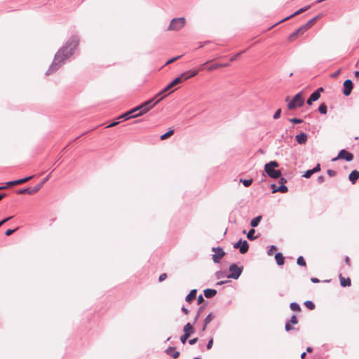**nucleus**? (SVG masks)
Here are the masks:
<instances>
[{
    "instance_id": "obj_60",
    "label": "nucleus",
    "mask_w": 359,
    "mask_h": 359,
    "mask_svg": "<svg viewBox=\"0 0 359 359\" xmlns=\"http://www.w3.org/2000/svg\"><path fill=\"white\" fill-rule=\"evenodd\" d=\"M341 73V69H339L337 71H336L335 72L332 73L331 74V77L332 78H337Z\"/></svg>"
},
{
    "instance_id": "obj_2",
    "label": "nucleus",
    "mask_w": 359,
    "mask_h": 359,
    "mask_svg": "<svg viewBox=\"0 0 359 359\" xmlns=\"http://www.w3.org/2000/svg\"><path fill=\"white\" fill-rule=\"evenodd\" d=\"M158 97H154L151 99L147 100L145 102H142L141 104L136 106L138 110L137 115L142 116L147 112H148L151 108H153L155 105H156L158 102H160L164 97H161L156 99Z\"/></svg>"
},
{
    "instance_id": "obj_27",
    "label": "nucleus",
    "mask_w": 359,
    "mask_h": 359,
    "mask_svg": "<svg viewBox=\"0 0 359 359\" xmlns=\"http://www.w3.org/2000/svg\"><path fill=\"white\" fill-rule=\"evenodd\" d=\"M208 302H205V304H203V305H201L198 309V311H197V313L194 318V320H193V324H196L197 320H198L200 316H201V313L204 311V309H205V307L207 306L208 305Z\"/></svg>"
},
{
    "instance_id": "obj_13",
    "label": "nucleus",
    "mask_w": 359,
    "mask_h": 359,
    "mask_svg": "<svg viewBox=\"0 0 359 359\" xmlns=\"http://www.w3.org/2000/svg\"><path fill=\"white\" fill-rule=\"evenodd\" d=\"M180 83V77L175 78L172 81H171L166 86H165L160 92H158L156 97H159L160 95H163V93L168 92L169 90H170L172 88L175 86L176 85Z\"/></svg>"
},
{
    "instance_id": "obj_52",
    "label": "nucleus",
    "mask_w": 359,
    "mask_h": 359,
    "mask_svg": "<svg viewBox=\"0 0 359 359\" xmlns=\"http://www.w3.org/2000/svg\"><path fill=\"white\" fill-rule=\"evenodd\" d=\"M277 180H278V183L280 184H285H285L287 182V179L285 178L284 177H283L282 175H281V177H278Z\"/></svg>"
},
{
    "instance_id": "obj_62",
    "label": "nucleus",
    "mask_w": 359,
    "mask_h": 359,
    "mask_svg": "<svg viewBox=\"0 0 359 359\" xmlns=\"http://www.w3.org/2000/svg\"><path fill=\"white\" fill-rule=\"evenodd\" d=\"M181 311L186 315L189 314V310L186 308L184 306H182L181 308Z\"/></svg>"
},
{
    "instance_id": "obj_47",
    "label": "nucleus",
    "mask_w": 359,
    "mask_h": 359,
    "mask_svg": "<svg viewBox=\"0 0 359 359\" xmlns=\"http://www.w3.org/2000/svg\"><path fill=\"white\" fill-rule=\"evenodd\" d=\"M205 300L203 298V296L202 294H200L197 297V304H201L203 303H204V304H205Z\"/></svg>"
},
{
    "instance_id": "obj_55",
    "label": "nucleus",
    "mask_w": 359,
    "mask_h": 359,
    "mask_svg": "<svg viewBox=\"0 0 359 359\" xmlns=\"http://www.w3.org/2000/svg\"><path fill=\"white\" fill-rule=\"evenodd\" d=\"M181 57H182V55H178V56H176V57L170 58V60H168L166 62V65L172 63V62L176 61L177 59L180 58Z\"/></svg>"
},
{
    "instance_id": "obj_9",
    "label": "nucleus",
    "mask_w": 359,
    "mask_h": 359,
    "mask_svg": "<svg viewBox=\"0 0 359 359\" xmlns=\"http://www.w3.org/2000/svg\"><path fill=\"white\" fill-rule=\"evenodd\" d=\"M211 250L215 252L212 255V259L215 264L221 262V259L226 255L225 251L220 246L212 247Z\"/></svg>"
},
{
    "instance_id": "obj_4",
    "label": "nucleus",
    "mask_w": 359,
    "mask_h": 359,
    "mask_svg": "<svg viewBox=\"0 0 359 359\" xmlns=\"http://www.w3.org/2000/svg\"><path fill=\"white\" fill-rule=\"evenodd\" d=\"M304 98L303 91L297 93L287 103V108L290 110L295 109L297 107H302L304 104Z\"/></svg>"
},
{
    "instance_id": "obj_44",
    "label": "nucleus",
    "mask_w": 359,
    "mask_h": 359,
    "mask_svg": "<svg viewBox=\"0 0 359 359\" xmlns=\"http://www.w3.org/2000/svg\"><path fill=\"white\" fill-rule=\"evenodd\" d=\"M245 52V50H242V51L236 53V55H234L233 56H232L230 58V62H233V61L236 60L237 58H238Z\"/></svg>"
},
{
    "instance_id": "obj_11",
    "label": "nucleus",
    "mask_w": 359,
    "mask_h": 359,
    "mask_svg": "<svg viewBox=\"0 0 359 359\" xmlns=\"http://www.w3.org/2000/svg\"><path fill=\"white\" fill-rule=\"evenodd\" d=\"M233 248L238 249L241 254H245L249 250V244L247 241L240 238L233 243Z\"/></svg>"
},
{
    "instance_id": "obj_58",
    "label": "nucleus",
    "mask_w": 359,
    "mask_h": 359,
    "mask_svg": "<svg viewBox=\"0 0 359 359\" xmlns=\"http://www.w3.org/2000/svg\"><path fill=\"white\" fill-rule=\"evenodd\" d=\"M198 341V339L197 337H195V338L189 339L188 342H189V345H194L195 344L197 343Z\"/></svg>"
},
{
    "instance_id": "obj_61",
    "label": "nucleus",
    "mask_w": 359,
    "mask_h": 359,
    "mask_svg": "<svg viewBox=\"0 0 359 359\" xmlns=\"http://www.w3.org/2000/svg\"><path fill=\"white\" fill-rule=\"evenodd\" d=\"M317 181L319 184H321L323 182H324L325 181V177L323 176V175H320L318 177V179H317Z\"/></svg>"
},
{
    "instance_id": "obj_24",
    "label": "nucleus",
    "mask_w": 359,
    "mask_h": 359,
    "mask_svg": "<svg viewBox=\"0 0 359 359\" xmlns=\"http://www.w3.org/2000/svg\"><path fill=\"white\" fill-rule=\"evenodd\" d=\"M197 290L193 289L186 296L185 301L188 303H191L193 300L196 298Z\"/></svg>"
},
{
    "instance_id": "obj_46",
    "label": "nucleus",
    "mask_w": 359,
    "mask_h": 359,
    "mask_svg": "<svg viewBox=\"0 0 359 359\" xmlns=\"http://www.w3.org/2000/svg\"><path fill=\"white\" fill-rule=\"evenodd\" d=\"M50 176V173L44 177L40 183L37 184V185H40V189H41L42 186L49 180Z\"/></svg>"
},
{
    "instance_id": "obj_22",
    "label": "nucleus",
    "mask_w": 359,
    "mask_h": 359,
    "mask_svg": "<svg viewBox=\"0 0 359 359\" xmlns=\"http://www.w3.org/2000/svg\"><path fill=\"white\" fill-rule=\"evenodd\" d=\"M311 8V5H307L304 7H302L301 8H299V10H297V11H295L294 13H292V15H290V16H287L285 18H283L281 21H280L279 22H283L285 20H287V19H290L292 17H294L297 15H299V14H301L303 12L309 10V8Z\"/></svg>"
},
{
    "instance_id": "obj_17",
    "label": "nucleus",
    "mask_w": 359,
    "mask_h": 359,
    "mask_svg": "<svg viewBox=\"0 0 359 359\" xmlns=\"http://www.w3.org/2000/svg\"><path fill=\"white\" fill-rule=\"evenodd\" d=\"M39 190H40V185L36 184L33 188L27 187V188H22V189H18L17 191V194H27L31 195V194H33L34 193L37 192Z\"/></svg>"
},
{
    "instance_id": "obj_64",
    "label": "nucleus",
    "mask_w": 359,
    "mask_h": 359,
    "mask_svg": "<svg viewBox=\"0 0 359 359\" xmlns=\"http://www.w3.org/2000/svg\"><path fill=\"white\" fill-rule=\"evenodd\" d=\"M311 281L313 283H318L320 282V280L318 278L312 277V278H311Z\"/></svg>"
},
{
    "instance_id": "obj_33",
    "label": "nucleus",
    "mask_w": 359,
    "mask_h": 359,
    "mask_svg": "<svg viewBox=\"0 0 359 359\" xmlns=\"http://www.w3.org/2000/svg\"><path fill=\"white\" fill-rule=\"evenodd\" d=\"M318 111L321 114H326L327 112V107L325 103H321L318 107Z\"/></svg>"
},
{
    "instance_id": "obj_53",
    "label": "nucleus",
    "mask_w": 359,
    "mask_h": 359,
    "mask_svg": "<svg viewBox=\"0 0 359 359\" xmlns=\"http://www.w3.org/2000/svg\"><path fill=\"white\" fill-rule=\"evenodd\" d=\"M270 187H271V192H272L273 194H274V193H276V192H277V188H278V186H277L275 183H272V184H271Z\"/></svg>"
},
{
    "instance_id": "obj_45",
    "label": "nucleus",
    "mask_w": 359,
    "mask_h": 359,
    "mask_svg": "<svg viewBox=\"0 0 359 359\" xmlns=\"http://www.w3.org/2000/svg\"><path fill=\"white\" fill-rule=\"evenodd\" d=\"M18 230V227L15 229H8L5 231V236H9Z\"/></svg>"
},
{
    "instance_id": "obj_8",
    "label": "nucleus",
    "mask_w": 359,
    "mask_h": 359,
    "mask_svg": "<svg viewBox=\"0 0 359 359\" xmlns=\"http://www.w3.org/2000/svg\"><path fill=\"white\" fill-rule=\"evenodd\" d=\"M354 156L352 153L349 152L345 149H341L337 156L332 159V161H336L338 160H344L346 162H351L353 160Z\"/></svg>"
},
{
    "instance_id": "obj_21",
    "label": "nucleus",
    "mask_w": 359,
    "mask_h": 359,
    "mask_svg": "<svg viewBox=\"0 0 359 359\" xmlns=\"http://www.w3.org/2000/svg\"><path fill=\"white\" fill-rule=\"evenodd\" d=\"M340 285L342 287H349L351 285V280L350 278H344L341 273L339 276Z\"/></svg>"
},
{
    "instance_id": "obj_57",
    "label": "nucleus",
    "mask_w": 359,
    "mask_h": 359,
    "mask_svg": "<svg viewBox=\"0 0 359 359\" xmlns=\"http://www.w3.org/2000/svg\"><path fill=\"white\" fill-rule=\"evenodd\" d=\"M313 173H316L320 170V164L317 163L316 165L312 168Z\"/></svg>"
},
{
    "instance_id": "obj_63",
    "label": "nucleus",
    "mask_w": 359,
    "mask_h": 359,
    "mask_svg": "<svg viewBox=\"0 0 359 359\" xmlns=\"http://www.w3.org/2000/svg\"><path fill=\"white\" fill-rule=\"evenodd\" d=\"M119 123H120V121H113L108 125L107 128L114 127V126H117Z\"/></svg>"
},
{
    "instance_id": "obj_20",
    "label": "nucleus",
    "mask_w": 359,
    "mask_h": 359,
    "mask_svg": "<svg viewBox=\"0 0 359 359\" xmlns=\"http://www.w3.org/2000/svg\"><path fill=\"white\" fill-rule=\"evenodd\" d=\"M308 140V135L304 132H301L295 136V140L299 144H304Z\"/></svg>"
},
{
    "instance_id": "obj_12",
    "label": "nucleus",
    "mask_w": 359,
    "mask_h": 359,
    "mask_svg": "<svg viewBox=\"0 0 359 359\" xmlns=\"http://www.w3.org/2000/svg\"><path fill=\"white\" fill-rule=\"evenodd\" d=\"M137 111H138L137 108V107H135L133 109H130V110L123 113L122 114H121L118 117V119H122L123 121H127V120L130 119L132 118L138 117L140 116L137 115V113H136Z\"/></svg>"
},
{
    "instance_id": "obj_50",
    "label": "nucleus",
    "mask_w": 359,
    "mask_h": 359,
    "mask_svg": "<svg viewBox=\"0 0 359 359\" xmlns=\"http://www.w3.org/2000/svg\"><path fill=\"white\" fill-rule=\"evenodd\" d=\"M212 345H213V338L210 337V339L208 340V344L206 345V348L208 350L211 349L212 347Z\"/></svg>"
},
{
    "instance_id": "obj_28",
    "label": "nucleus",
    "mask_w": 359,
    "mask_h": 359,
    "mask_svg": "<svg viewBox=\"0 0 359 359\" xmlns=\"http://www.w3.org/2000/svg\"><path fill=\"white\" fill-rule=\"evenodd\" d=\"M262 218V215H258V216L252 218L250 221V226L252 228L257 227L259 225V224L260 223Z\"/></svg>"
},
{
    "instance_id": "obj_54",
    "label": "nucleus",
    "mask_w": 359,
    "mask_h": 359,
    "mask_svg": "<svg viewBox=\"0 0 359 359\" xmlns=\"http://www.w3.org/2000/svg\"><path fill=\"white\" fill-rule=\"evenodd\" d=\"M324 91V88L323 87L318 88L316 90L313 92L320 97V93Z\"/></svg>"
},
{
    "instance_id": "obj_49",
    "label": "nucleus",
    "mask_w": 359,
    "mask_h": 359,
    "mask_svg": "<svg viewBox=\"0 0 359 359\" xmlns=\"http://www.w3.org/2000/svg\"><path fill=\"white\" fill-rule=\"evenodd\" d=\"M280 114H281V109H278L275 111V113H274V114H273V118L274 119H278V118H280Z\"/></svg>"
},
{
    "instance_id": "obj_38",
    "label": "nucleus",
    "mask_w": 359,
    "mask_h": 359,
    "mask_svg": "<svg viewBox=\"0 0 359 359\" xmlns=\"http://www.w3.org/2000/svg\"><path fill=\"white\" fill-rule=\"evenodd\" d=\"M227 275L225 271H218L215 273V277L217 279H222L224 278H227Z\"/></svg>"
},
{
    "instance_id": "obj_26",
    "label": "nucleus",
    "mask_w": 359,
    "mask_h": 359,
    "mask_svg": "<svg viewBox=\"0 0 359 359\" xmlns=\"http://www.w3.org/2000/svg\"><path fill=\"white\" fill-rule=\"evenodd\" d=\"M275 259L278 266H283L285 263V257L282 252H277L275 255Z\"/></svg>"
},
{
    "instance_id": "obj_19",
    "label": "nucleus",
    "mask_w": 359,
    "mask_h": 359,
    "mask_svg": "<svg viewBox=\"0 0 359 359\" xmlns=\"http://www.w3.org/2000/svg\"><path fill=\"white\" fill-rule=\"evenodd\" d=\"M165 353L174 359L177 358L180 355V351H177L175 346H169L165 349Z\"/></svg>"
},
{
    "instance_id": "obj_10",
    "label": "nucleus",
    "mask_w": 359,
    "mask_h": 359,
    "mask_svg": "<svg viewBox=\"0 0 359 359\" xmlns=\"http://www.w3.org/2000/svg\"><path fill=\"white\" fill-rule=\"evenodd\" d=\"M185 24V18L184 17L173 18L170 23L168 29L179 30Z\"/></svg>"
},
{
    "instance_id": "obj_48",
    "label": "nucleus",
    "mask_w": 359,
    "mask_h": 359,
    "mask_svg": "<svg viewBox=\"0 0 359 359\" xmlns=\"http://www.w3.org/2000/svg\"><path fill=\"white\" fill-rule=\"evenodd\" d=\"M189 338V337H188L186 334H183L182 335L180 336V339L181 343L184 344L187 342V341L188 340Z\"/></svg>"
},
{
    "instance_id": "obj_32",
    "label": "nucleus",
    "mask_w": 359,
    "mask_h": 359,
    "mask_svg": "<svg viewBox=\"0 0 359 359\" xmlns=\"http://www.w3.org/2000/svg\"><path fill=\"white\" fill-rule=\"evenodd\" d=\"M252 182H253V179L252 178H250V179H240V182L242 183L243 185L245 187H250L252 184Z\"/></svg>"
},
{
    "instance_id": "obj_34",
    "label": "nucleus",
    "mask_w": 359,
    "mask_h": 359,
    "mask_svg": "<svg viewBox=\"0 0 359 359\" xmlns=\"http://www.w3.org/2000/svg\"><path fill=\"white\" fill-rule=\"evenodd\" d=\"M228 65V63H224V64H214L210 67H208V71H212V70H215L216 69H218L219 67H226Z\"/></svg>"
},
{
    "instance_id": "obj_30",
    "label": "nucleus",
    "mask_w": 359,
    "mask_h": 359,
    "mask_svg": "<svg viewBox=\"0 0 359 359\" xmlns=\"http://www.w3.org/2000/svg\"><path fill=\"white\" fill-rule=\"evenodd\" d=\"M174 132H175V130L172 129V128H170L166 133H165L164 134H163L160 136V139L161 140H166L167 138L170 137L172 135H173Z\"/></svg>"
},
{
    "instance_id": "obj_42",
    "label": "nucleus",
    "mask_w": 359,
    "mask_h": 359,
    "mask_svg": "<svg viewBox=\"0 0 359 359\" xmlns=\"http://www.w3.org/2000/svg\"><path fill=\"white\" fill-rule=\"evenodd\" d=\"M313 174L314 173H313L312 169H309L304 172V173L302 175V177L308 179V178H310L312 176V175H313Z\"/></svg>"
},
{
    "instance_id": "obj_41",
    "label": "nucleus",
    "mask_w": 359,
    "mask_h": 359,
    "mask_svg": "<svg viewBox=\"0 0 359 359\" xmlns=\"http://www.w3.org/2000/svg\"><path fill=\"white\" fill-rule=\"evenodd\" d=\"M288 121L294 125V124H300V123H303V120L302 118H296V117L290 118L288 119Z\"/></svg>"
},
{
    "instance_id": "obj_6",
    "label": "nucleus",
    "mask_w": 359,
    "mask_h": 359,
    "mask_svg": "<svg viewBox=\"0 0 359 359\" xmlns=\"http://www.w3.org/2000/svg\"><path fill=\"white\" fill-rule=\"evenodd\" d=\"M229 273L227 275V278L237 280L239 278V277L241 276L243 273V266H239L236 264L233 263L229 265Z\"/></svg>"
},
{
    "instance_id": "obj_35",
    "label": "nucleus",
    "mask_w": 359,
    "mask_h": 359,
    "mask_svg": "<svg viewBox=\"0 0 359 359\" xmlns=\"http://www.w3.org/2000/svg\"><path fill=\"white\" fill-rule=\"evenodd\" d=\"M290 308L293 311H301V307H300L299 304L298 303H297V302H294L290 303Z\"/></svg>"
},
{
    "instance_id": "obj_56",
    "label": "nucleus",
    "mask_w": 359,
    "mask_h": 359,
    "mask_svg": "<svg viewBox=\"0 0 359 359\" xmlns=\"http://www.w3.org/2000/svg\"><path fill=\"white\" fill-rule=\"evenodd\" d=\"M327 174L330 177H334L336 175L337 172H336L335 170L329 169V170H327Z\"/></svg>"
},
{
    "instance_id": "obj_3",
    "label": "nucleus",
    "mask_w": 359,
    "mask_h": 359,
    "mask_svg": "<svg viewBox=\"0 0 359 359\" xmlns=\"http://www.w3.org/2000/svg\"><path fill=\"white\" fill-rule=\"evenodd\" d=\"M278 166L279 163L276 161H271L264 165V172L272 179H278L282 175L281 171L276 169Z\"/></svg>"
},
{
    "instance_id": "obj_1",
    "label": "nucleus",
    "mask_w": 359,
    "mask_h": 359,
    "mask_svg": "<svg viewBox=\"0 0 359 359\" xmlns=\"http://www.w3.org/2000/svg\"><path fill=\"white\" fill-rule=\"evenodd\" d=\"M80 39L77 35L72 36L55 53L53 60L46 72L48 76L57 71L74 53L79 45Z\"/></svg>"
},
{
    "instance_id": "obj_7",
    "label": "nucleus",
    "mask_w": 359,
    "mask_h": 359,
    "mask_svg": "<svg viewBox=\"0 0 359 359\" xmlns=\"http://www.w3.org/2000/svg\"><path fill=\"white\" fill-rule=\"evenodd\" d=\"M209 61L205 62L202 65V67L198 69H189L188 71L184 72L182 73L178 77L180 79V83H182L184 81H187L189 79H191L195 76H196L198 72L203 69V66L205 65L207 63H208Z\"/></svg>"
},
{
    "instance_id": "obj_23",
    "label": "nucleus",
    "mask_w": 359,
    "mask_h": 359,
    "mask_svg": "<svg viewBox=\"0 0 359 359\" xmlns=\"http://www.w3.org/2000/svg\"><path fill=\"white\" fill-rule=\"evenodd\" d=\"M359 179V171L357 170H352L348 175V180L351 182L352 184L356 183L357 180Z\"/></svg>"
},
{
    "instance_id": "obj_25",
    "label": "nucleus",
    "mask_w": 359,
    "mask_h": 359,
    "mask_svg": "<svg viewBox=\"0 0 359 359\" xmlns=\"http://www.w3.org/2000/svg\"><path fill=\"white\" fill-rule=\"evenodd\" d=\"M217 294V290L212 288H207L203 290V294L204 296L208 298H212L215 297Z\"/></svg>"
},
{
    "instance_id": "obj_16",
    "label": "nucleus",
    "mask_w": 359,
    "mask_h": 359,
    "mask_svg": "<svg viewBox=\"0 0 359 359\" xmlns=\"http://www.w3.org/2000/svg\"><path fill=\"white\" fill-rule=\"evenodd\" d=\"M298 323V320L295 314H293L290 319L287 320L285 325V330L286 332H290L294 328L292 326V325H296Z\"/></svg>"
},
{
    "instance_id": "obj_51",
    "label": "nucleus",
    "mask_w": 359,
    "mask_h": 359,
    "mask_svg": "<svg viewBox=\"0 0 359 359\" xmlns=\"http://www.w3.org/2000/svg\"><path fill=\"white\" fill-rule=\"evenodd\" d=\"M13 218V216L5 217L4 219L0 220V227L4 224L6 222H8Z\"/></svg>"
},
{
    "instance_id": "obj_39",
    "label": "nucleus",
    "mask_w": 359,
    "mask_h": 359,
    "mask_svg": "<svg viewBox=\"0 0 359 359\" xmlns=\"http://www.w3.org/2000/svg\"><path fill=\"white\" fill-rule=\"evenodd\" d=\"M287 191H288V188L286 185L280 184L279 186H278L277 192L285 194V193H287Z\"/></svg>"
},
{
    "instance_id": "obj_43",
    "label": "nucleus",
    "mask_w": 359,
    "mask_h": 359,
    "mask_svg": "<svg viewBox=\"0 0 359 359\" xmlns=\"http://www.w3.org/2000/svg\"><path fill=\"white\" fill-rule=\"evenodd\" d=\"M277 250V247L276 245H271L269 249L267 250L268 255L271 256L273 255L274 252Z\"/></svg>"
},
{
    "instance_id": "obj_5",
    "label": "nucleus",
    "mask_w": 359,
    "mask_h": 359,
    "mask_svg": "<svg viewBox=\"0 0 359 359\" xmlns=\"http://www.w3.org/2000/svg\"><path fill=\"white\" fill-rule=\"evenodd\" d=\"M322 14H319L311 20H309L305 25H303L300 27H299L296 31L293 32L288 36V40H292L295 36L298 35L299 32L304 30H306L309 27H310L317 20H318L321 17Z\"/></svg>"
},
{
    "instance_id": "obj_36",
    "label": "nucleus",
    "mask_w": 359,
    "mask_h": 359,
    "mask_svg": "<svg viewBox=\"0 0 359 359\" xmlns=\"http://www.w3.org/2000/svg\"><path fill=\"white\" fill-rule=\"evenodd\" d=\"M297 264L300 266H306V262L303 256H299L297 259Z\"/></svg>"
},
{
    "instance_id": "obj_14",
    "label": "nucleus",
    "mask_w": 359,
    "mask_h": 359,
    "mask_svg": "<svg viewBox=\"0 0 359 359\" xmlns=\"http://www.w3.org/2000/svg\"><path fill=\"white\" fill-rule=\"evenodd\" d=\"M34 177V175H30V176L25 177L21 178V179L9 181V182H6V187H1L0 189L10 187L12 185H16V184L25 183V182L29 181V180L32 179Z\"/></svg>"
},
{
    "instance_id": "obj_18",
    "label": "nucleus",
    "mask_w": 359,
    "mask_h": 359,
    "mask_svg": "<svg viewBox=\"0 0 359 359\" xmlns=\"http://www.w3.org/2000/svg\"><path fill=\"white\" fill-rule=\"evenodd\" d=\"M194 325L195 324H193V322L192 323L188 322L183 327L184 334L190 337L195 332V328L194 327Z\"/></svg>"
},
{
    "instance_id": "obj_31",
    "label": "nucleus",
    "mask_w": 359,
    "mask_h": 359,
    "mask_svg": "<svg viewBox=\"0 0 359 359\" xmlns=\"http://www.w3.org/2000/svg\"><path fill=\"white\" fill-rule=\"evenodd\" d=\"M255 230L254 229H251L247 233V238L250 241H254L258 238V236H255Z\"/></svg>"
},
{
    "instance_id": "obj_59",
    "label": "nucleus",
    "mask_w": 359,
    "mask_h": 359,
    "mask_svg": "<svg viewBox=\"0 0 359 359\" xmlns=\"http://www.w3.org/2000/svg\"><path fill=\"white\" fill-rule=\"evenodd\" d=\"M166 278H167V274L165 273H163L159 276L158 281L163 282V280H165L166 279Z\"/></svg>"
},
{
    "instance_id": "obj_40",
    "label": "nucleus",
    "mask_w": 359,
    "mask_h": 359,
    "mask_svg": "<svg viewBox=\"0 0 359 359\" xmlns=\"http://www.w3.org/2000/svg\"><path fill=\"white\" fill-rule=\"evenodd\" d=\"M304 306L309 310H313L316 307L315 304L310 300H307L304 303Z\"/></svg>"
},
{
    "instance_id": "obj_15",
    "label": "nucleus",
    "mask_w": 359,
    "mask_h": 359,
    "mask_svg": "<svg viewBox=\"0 0 359 359\" xmlns=\"http://www.w3.org/2000/svg\"><path fill=\"white\" fill-rule=\"evenodd\" d=\"M353 88V83L351 79H346L343 83V94L345 96H349Z\"/></svg>"
},
{
    "instance_id": "obj_37",
    "label": "nucleus",
    "mask_w": 359,
    "mask_h": 359,
    "mask_svg": "<svg viewBox=\"0 0 359 359\" xmlns=\"http://www.w3.org/2000/svg\"><path fill=\"white\" fill-rule=\"evenodd\" d=\"M215 318V314L213 312H210L209 314L207 315V316L203 320V322H205L207 324H209L214 318Z\"/></svg>"
},
{
    "instance_id": "obj_29",
    "label": "nucleus",
    "mask_w": 359,
    "mask_h": 359,
    "mask_svg": "<svg viewBox=\"0 0 359 359\" xmlns=\"http://www.w3.org/2000/svg\"><path fill=\"white\" fill-rule=\"evenodd\" d=\"M319 98L320 97L313 92L307 99L306 104L308 105H312L313 102L317 101Z\"/></svg>"
}]
</instances>
